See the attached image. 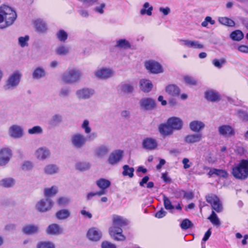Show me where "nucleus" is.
<instances>
[{
	"instance_id": "nucleus-1",
	"label": "nucleus",
	"mask_w": 248,
	"mask_h": 248,
	"mask_svg": "<svg viewBox=\"0 0 248 248\" xmlns=\"http://www.w3.org/2000/svg\"><path fill=\"white\" fill-rule=\"evenodd\" d=\"M128 220L123 217L119 216H114L113 217V225L109 229L110 235L117 241H124L125 240V236L122 234V229L121 227L126 226L128 224Z\"/></svg>"
},
{
	"instance_id": "nucleus-2",
	"label": "nucleus",
	"mask_w": 248,
	"mask_h": 248,
	"mask_svg": "<svg viewBox=\"0 0 248 248\" xmlns=\"http://www.w3.org/2000/svg\"><path fill=\"white\" fill-rule=\"evenodd\" d=\"M17 17L16 12L10 7L3 5L0 7V29L13 24Z\"/></svg>"
},
{
	"instance_id": "nucleus-3",
	"label": "nucleus",
	"mask_w": 248,
	"mask_h": 248,
	"mask_svg": "<svg viewBox=\"0 0 248 248\" xmlns=\"http://www.w3.org/2000/svg\"><path fill=\"white\" fill-rule=\"evenodd\" d=\"M22 73L19 71H16L11 74L5 81L3 86L6 91H12L16 89L20 84Z\"/></svg>"
},
{
	"instance_id": "nucleus-4",
	"label": "nucleus",
	"mask_w": 248,
	"mask_h": 248,
	"mask_svg": "<svg viewBox=\"0 0 248 248\" xmlns=\"http://www.w3.org/2000/svg\"><path fill=\"white\" fill-rule=\"evenodd\" d=\"M81 77V72L75 68H69L62 75V81L66 84H72L78 82Z\"/></svg>"
},
{
	"instance_id": "nucleus-5",
	"label": "nucleus",
	"mask_w": 248,
	"mask_h": 248,
	"mask_svg": "<svg viewBox=\"0 0 248 248\" xmlns=\"http://www.w3.org/2000/svg\"><path fill=\"white\" fill-rule=\"evenodd\" d=\"M232 173L234 177L245 179L248 177V160L243 159L235 167H233Z\"/></svg>"
},
{
	"instance_id": "nucleus-6",
	"label": "nucleus",
	"mask_w": 248,
	"mask_h": 248,
	"mask_svg": "<svg viewBox=\"0 0 248 248\" xmlns=\"http://www.w3.org/2000/svg\"><path fill=\"white\" fill-rule=\"evenodd\" d=\"M71 142L72 146L76 149H81L85 145L87 139L82 134L77 133L71 137Z\"/></svg>"
},
{
	"instance_id": "nucleus-7",
	"label": "nucleus",
	"mask_w": 248,
	"mask_h": 248,
	"mask_svg": "<svg viewBox=\"0 0 248 248\" xmlns=\"http://www.w3.org/2000/svg\"><path fill=\"white\" fill-rule=\"evenodd\" d=\"M206 200L210 203L212 209L217 213L221 212L223 207L219 199L215 195L211 194L206 196Z\"/></svg>"
},
{
	"instance_id": "nucleus-8",
	"label": "nucleus",
	"mask_w": 248,
	"mask_h": 248,
	"mask_svg": "<svg viewBox=\"0 0 248 248\" xmlns=\"http://www.w3.org/2000/svg\"><path fill=\"white\" fill-rule=\"evenodd\" d=\"M124 151L120 149L112 152L108 159V163L111 165H115L119 163L124 156Z\"/></svg>"
},
{
	"instance_id": "nucleus-9",
	"label": "nucleus",
	"mask_w": 248,
	"mask_h": 248,
	"mask_svg": "<svg viewBox=\"0 0 248 248\" xmlns=\"http://www.w3.org/2000/svg\"><path fill=\"white\" fill-rule=\"evenodd\" d=\"M145 66L152 73L159 74L163 72L162 66L159 63L155 61H146L145 62Z\"/></svg>"
},
{
	"instance_id": "nucleus-10",
	"label": "nucleus",
	"mask_w": 248,
	"mask_h": 248,
	"mask_svg": "<svg viewBox=\"0 0 248 248\" xmlns=\"http://www.w3.org/2000/svg\"><path fill=\"white\" fill-rule=\"evenodd\" d=\"M94 93L93 89L84 88L78 90L76 92V95L78 99L85 100L91 98Z\"/></svg>"
},
{
	"instance_id": "nucleus-11",
	"label": "nucleus",
	"mask_w": 248,
	"mask_h": 248,
	"mask_svg": "<svg viewBox=\"0 0 248 248\" xmlns=\"http://www.w3.org/2000/svg\"><path fill=\"white\" fill-rule=\"evenodd\" d=\"M53 202L51 199L46 198L39 201L36 205L38 211L41 212H46L51 209Z\"/></svg>"
},
{
	"instance_id": "nucleus-12",
	"label": "nucleus",
	"mask_w": 248,
	"mask_h": 248,
	"mask_svg": "<svg viewBox=\"0 0 248 248\" xmlns=\"http://www.w3.org/2000/svg\"><path fill=\"white\" fill-rule=\"evenodd\" d=\"M9 135L14 139H19L23 137L24 131L20 125L14 124L9 128Z\"/></svg>"
},
{
	"instance_id": "nucleus-13",
	"label": "nucleus",
	"mask_w": 248,
	"mask_h": 248,
	"mask_svg": "<svg viewBox=\"0 0 248 248\" xmlns=\"http://www.w3.org/2000/svg\"><path fill=\"white\" fill-rule=\"evenodd\" d=\"M139 105L141 109L144 110H149L155 108V102L152 98L145 97L140 100Z\"/></svg>"
},
{
	"instance_id": "nucleus-14",
	"label": "nucleus",
	"mask_w": 248,
	"mask_h": 248,
	"mask_svg": "<svg viewBox=\"0 0 248 248\" xmlns=\"http://www.w3.org/2000/svg\"><path fill=\"white\" fill-rule=\"evenodd\" d=\"M12 156V151L8 148H4L0 150V166L6 165Z\"/></svg>"
},
{
	"instance_id": "nucleus-15",
	"label": "nucleus",
	"mask_w": 248,
	"mask_h": 248,
	"mask_svg": "<svg viewBox=\"0 0 248 248\" xmlns=\"http://www.w3.org/2000/svg\"><path fill=\"white\" fill-rule=\"evenodd\" d=\"M94 74L99 79H106L111 77L114 74V71L109 68H102L96 70Z\"/></svg>"
},
{
	"instance_id": "nucleus-16",
	"label": "nucleus",
	"mask_w": 248,
	"mask_h": 248,
	"mask_svg": "<svg viewBox=\"0 0 248 248\" xmlns=\"http://www.w3.org/2000/svg\"><path fill=\"white\" fill-rule=\"evenodd\" d=\"M219 134L226 137H230L234 136L235 131L234 129L230 125L224 124L220 125L218 128Z\"/></svg>"
},
{
	"instance_id": "nucleus-17",
	"label": "nucleus",
	"mask_w": 248,
	"mask_h": 248,
	"mask_svg": "<svg viewBox=\"0 0 248 248\" xmlns=\"http://www.w3.org/2000/svg\"><path fill=\"white\" fill-rule=\"evenodd\" d=\"M157 147V142L154 138H145L142 141V147L147 150H153Z\"/></svg>"
},
{
	"instance_id": "nucleus-18",
	"label": "nucleus",
	"mask_w": 248,
	"mask_h": 248,
	"mask_svg": "<svg viewBox=\"0 0 248 248\" xmlns=\"http://www.w3.org/2000/svg\"><path fill=\"white\" fill-rule=\"evenodd\" d=\"M34 155L36 158L38 160H44L50 156V152L47 148L42 147L39 148L35 151Z\"/></svg>"
},
{
	"instance_id": "nucleus-19",
	"label": "nucleus",
	"mask_w": 248,
	"mask_h": 248,
	"mask_svg": "<svg viewBox=\"0 0 248 248\" xmlns=\"http://www.w3.org/2000/svg\"><path fill=\"white\" fill-rule=\"evenodd\" d=\"M167 121L168 124L171 126L173 130H180L183 127V121L179 118L172 117L169 118Z\"/></svg>"
},
{
	"instance_id": "nucleus-20",
	"label": "nucleus",
	"mask_w": 248,
	"mask_h": 248,
	"mask_svg": "<svg viewBox=\"0 0 248 248\" xmlns=\"http://www.w3.org/2000/svg\"><path fill=\"white\" fill-rule=\"evenodd\" d=\"M87 236L90 240L97 241L100 239L102 236V233L98 229L92 228L89 230Z\"/></svg>"
},
{
	"instance_id": "nucleus-21",
	"label": "nucleus",
	"mask_w": 248,
	"mask_h": 248,
	"mask_svg": "<svg viewBox=\"0 0 248 248\" xmlns=\"http://www.w3.org/2000/svg\"><path fill=\"white\" fill-rule=\"evenodd\" d=\"M182 44L190 48L194 49H202L203 48V45L198 41L189 40H180Z\"/></svg>"
},
{
	"instance_id": "nucleus-22",
	"label": "nucleus",
	"mask_w": 248,
	"mask_h": 248,
	"mask_svg": "<svg viewBox=\"0 0 248 248\" xmlns=\"http://www.w3.org/2000/svg\"><path fill=\"white\" fill-rule=\"evenodd\" d=\"M158 131L160 134L163 136H170L173 132L171 126L168 124V121L166 124H162L159 125Z\"/></svg>"
},
{
	"instance_id": "nucleus-23",
	"label": "nucleus",
	"mask_w": 248,
	"mask_h": 248,
	"mask_svg": "<svg viewBox=\"0 0 248 248\" xmlns=\"http://www.w3.org/2000/svg\"><path fill=\"white\" fill-rule=\"evenodd\" d=\"M109 151L110 148L108 146L102 145L95 149V154L97 157L102 158L107 155Z\"/></svg>"
},
{
	"instance_id": "nucleus-24",
	"label": "nucleus",
	"mask_w": 248,
	"mask_h": 248,
	"mask_svg": "<svg viewBox=\"0 0 248 248\" xmlns=\"http://www.w3.org/2000/svg\"><path fill=\"white\" fill-rule=\"evenodd\" d=\"M46 232L51 235H59L62 233V229L57 224H52L48 226Z\"/></svg>"
},
{
	"instance_id": "nucleus-25",
	"label": "nucleus",
	"mask_w": 248,
	"mask_h": 248,
	"mask_svg": "<svg viewBox=\"0 0 248 248\" xmlns=\"http://www.w3.org/2000/svg\"><path fill=\"white\" fill-rule=\"evenodd\" d=\"M204 126V124L200 121H193L189 124L190 129L195 132H199Z\"/></svg>"
},
{
	"instance_id": "nucleus-26",
	"label": "nucleus",
	"mask_w": 248,
	"mask_h": 248,
	"mask_svg": "<svg viewBox=\"0 0 248 248\" xmlns=\"http://www.w3.org/2000/svg\"><path fill=\"white\" fill-rule=\"evenodd\" d=\"M202 138V135L201 133L190 134L185 138V141L188 143H194L200 142Z\"/></svg>"
},
{
	"instance_id": "nucleus-27",
	"label": "nucleus",
	"mask_w": 248,
	"mask_h": 248,
	"mask_svg": "<svg viewBox=\"0 0 248 248\" xmlns=\"http://www.w3.org/2000/svg\"><path fill=\"white\" fill-rule=\"evenodd\" d=\"M44 172L47 175H53L59 172V167L55 164H48L43 169Z\"/></svg>"
},
{
	"instance_id": "nucleus-28",
	"label": "nucleus",
	"mask_w": 248,
	"mask_h": 248,
	"mask_svg": "<svg viewBox=\"0 0 248 248\" xmlns=\"http://www.w3.org/2000/svg\"><path fill=\"white\" fill-rule=\"evenodd\" d=\"M140 88L144 92L148 93L152 90L153 84L150 80L142 79L140 81Z\"/></svg>"
},
{
	"instance_id": "nucleus-29",
	"label": "nucleus",
	"mask_w": 248,
	"mask_h": 248,
	"mask_svg": "<svg viewBox=\"0 0 248 248\" xmlns=\"http://www.w3.org/2000/svg\"><path fill=\"white\" fill-rule=\"evenodd\" d=\"M39 228L36 225H27L25 226L23 229V232L28 235H31L38 232Z\"/></svg>"
},
{
	"instance_id": "nucleus-30",
	"label": "nucleus",
	"mask_w": 248,
	"mask_h": 248,
	"mask_svg": "<svg viewBox=\"0 0 248 248\" xmlns=\"http://www.w3.org/2000/svg\"><path fill=\"white\" fill-rule=\"evenodd\" d=\"M205 97L208 101H216L219 99V94L213 90H209L205 93Z\"/></svg>"
},
{
	"instance_id": "nucleus-31",
	"label": "nucleus",
	"mask_w": 248,
	"mask_h": 248,
	"mask_svg": "<svg viewBox=\"0 0 248 248\" xmlns=\"http://www.w3.org/2000/svg\"><path fill=\"white\" fill-rule=\"evenodd\" d=\"M153 10V7L150 5L149 2H146L143 4L142 8L140 10V14L141 15H147L150 16L152 14Z\"/></svg>"
},
{
	"instance_id": "nucleus-32",
	"label": "nucleus",
	"mask_w": 248,
	"mask_h": 248,
	"mask_svg": "<svg viewBox=\"0 0 248 248\" xmlns=\"http://www.w3.org/2000/svg\"><path fill=\"white\" fill-rule=\"evenodd\" d=\"M131 46L130 43L124 39H121L116 41L115 47L119 48L128 49Z\"/></svg>"
},
{
	"instance_id": "nucleus-33",
	"label": "nucleus",
	"mask_w": 248,
	"mask_h": 248,
	"mask_svg": "<svg viewBox=\"0 0 248 248\" xmlns=\"http://www.w3.org/2000/svg\"><path fill=\"white\" fill-rule=\"evenodd\" d=\"M34 26L38 32H43L47 30L46 24L41 19H38L35 21Z\"/></svg>"
},
{
	"instance_id": "nucleus-34",
	"label": "nucleus",
	"mask_w": 248,
	"mask_h": 248,
	"mask_svg": "<svg viewBox=\"0 0 248 248\" xmlns=\"http://www.w3.org/2000/svg\"><path fill=\"white\" fill-rule=\"evenodd\" d=\"M213 174H215L217 176L222 177L223 178H226L228 176V173L226 171L223 170L213 169L210 170L208 172V175L210 176Z\"/></svg>"
},
{
	"instance_id": "nucleus-35",
	"label": "nucleus",
	"mask_w": 248,
	"mask_h": 248,
	"mask_svg": "<svg viewBox=\"0 0 248 248\" xmlns=\"http://www.w3.org/2000/svg\"><path fill=\"white\" fill-rule=\"evenodd\" d=\"M15 183V180L12 178H6L2 179L0 181V186L9 188L14 186Z\"/></svg>"
},
{
	"instance_id": "nucleus-36",
	"label": "nucleus",
	"mask_w": 248,
	"mask_h": 248,
	"mask_svg": "<svg viewBox=\"0 0 248 248\" xmlns=\"http://www.w3.org/2000/svg\"><path fill=\"white\" fill-rule=\"evenodd\" d=\"M166 91L170 95L175 96L179 94L180 89L177 86L171 84L166 87Z\"/></svg>"
},
{
	"instance_id": "nucleus-37",
	"label": "nucleus",
	"mask_w": 248,
	"mask_h": 248,
	"mask_svg": "<svg viewBox=\"0 0 248 248\" xmlns=\"http://www.w3.org/2000/svg\"><path fill=\"white\" fill-rule=\"evenodd\" d=\"M58 191V187L56 186H52L50 188H46L45 189V196L46 198H49L56 194Z\"/></svg>"
},
{
	"instance_id": "nucleus-38",
	"label": "nucleus",
	"mask_w": 248,
	"mask_h": 248,
	"mask_svg": "<svg viewBox=\"0 0 248 248\" xmlns=\"http://www.w3.org/2000/svg\"><path fill=\"white\" fill-rule=\"evenodd\" d=\"M46 75L45 70L40 67L36 68L32 73V77L34 79H40Z\"/></svg>"
},
{
	"instance_id": "nucleus-39",
	"label": "nucleus",
	"mask_w": 248,
	"mask_h": 248,
	"mask_svg": "<svg viewBox=\"0 0 248 248\" xmlns=\"http://www.w3.org/2000/svg\"><path fill=\"white\" fill-rule=\"evenodd\" d=\"M70 215V212L67 209H62L58 211L56 216L59 219H65L68 218Z\"/></svg>"
},
{
	"instance_id": "nucleus-40",
	"label": "nucleus",
	"mask_w": 248,
	"mask_h": 248,
	"mask_svg": "<svg viewBox=\"0 0 248 248\" xmlns=\"http://www.w3.org/2000/svg\"><path fill=\"white\" fill-rule=\"evenodd\" d=\"M122 92L125 93H131L134 91V86L131 83H124L120 86Z\"/></svg>"
},
{
	"instance_id": "nucleus-41",
	"label": "nucleus",
	"mask_w": 248,
	"mask_h": 248,
	"mask_svg": "<svg viewBox=\"0 0 248 248\" xmlns=\"http://www.w3.org/2000/svg\"><path fill=\"white\" fill-rule=\"evenodd\" d=\"M90 167V164L87 162H79L75 165L76 169L81 171L89 169Z\"/></svg>"
},
{
	"instance_id": "nucleus-42",
	"label": "nucleus",
	"mask_w": 248,
	"mask_h": 248,
	"mask_svg": "<svg viewBox=\"0 0 248 248\" xmlns=\"http://www.w3.org/2000/svg\"><path fill=\"white\" fill-rule=\"evenodd\" d=\"M124 176H128L130 178H132L134 176V169L132 167H129L128 165H125L123 167Z\"/></svg>"
},
{
	"instance_id": "nucleus-43",
	"label": "nucleus",
	"mask_w": 248,
	"mask_h": 248,
	"mask_svg": "<svg viewBox=\"0 0 248 248\" xmlns=\"http://www.w3.org/2000/svg\"><path fill=\"white\" fill-rule=\"evenodd\" d=\"M96 185L101 189L105 190L110 186V182L108 180L102 178L99 179L96 182Z\"/></svg>"
},
{
	"instance_id": "nucleus-44",
	"label": "nucleus",
	"mask_w": 248,
	"mask_h": 248,
	"mask_svg": "<svg viewBox=\"0 0 248 248\" xmlns=\"http://www.w3.org/2000/svg\"><path fill=\"white\" fill-rule=\"evenodd\" d=\"M69 47L62 45L56 48V52L59 55H66L69 53Z\"/></svg>"
},
{
	"instance_id": "nucleus-45",
	"label": "nucleus",
	"mask_w": 248,
	"mask_h": 248,
	"mask_svg": "<svg viewBox=\"0 0 248 248\" xmlns=\"http://www.w3.org/2000/svg\"><path fill=\"white\" fill-rule=\"evenodd\" d=\"M218 21L220 24L229 27H233L235 25V23L232 20L226 17H219Z\"/></svg>"
},
{
	"instance_id": "nucleus-46",
	"label": "nucleus",
	"mask_w": 248,
	"mask_h": 248,
	"mask_svg": "<svg viewBox=\"0 0 248 248\" xmlns=\"http://www.w3.org/2000/svg\"><path fill=\"white\" fill-rule=\"evenodd\" d=\"M208 219L214 225L218 226L220 225V220L214 211H212L211 215L208 217Z\"/></svg>"
},
{
	"instance_id": "nucleus-47",
	"label": "nucleus",
	"mask_w": 248,
	"mask_h": 248,
	"mask_svg": "<svg viewBox=\"0 0 248 248\" xmlns=\"http://www.w3.org/2000/svg\"><path fill=\"white\" fill-rule=\"evenodd\" d=\"M230 37L232 40L238 41L243 39L244 35L241 31L236 30L232 32Z\"/></svg>"
},
{
	"instance_id": "nucleus-48",
	"label": "nucleus",
	"mask_w": 248,
	"mask_h": 248,
	"mask_svg": "<svg viewBox=\"0 0 248 248\" xmlns=\"http://www.w3.org/2000/svg\"><path fill=\"white\" fill-rule=\"evenodd\" d=\"M235 115L244 121H248V113L242 109H238L236 111Z\"/></svg>"
},
{
	"instance_id": "nucleus-49",
	"label": "nucleus",
	"mask_w": 248,
	"mask_h": 248,
	"mask_svg": "<svg viewBox=\"0 0 248 248\" xmlns=\"http://www.w3.org/2000/svg\"><path fill=\"white\" fill-rule=\"evenodd\" d=\"M28 132L29 134H41L43 132V129L40 126H35L33 127L30 128L28 130Z\"/></svg>"
},
{
	"instance_id": "nucleus-50",
	"label": "nucleus",
	"mask_w": 248,
	"mask_h": 248,
	"mask_svg": "<svg viewBox=\"0 0 248 248\" xmlns=\"http://www.w3.org/2000/svg\"><path fill=\"white\" fill-rule=\"evenodd\" d=\"M163 202L164 205L166 209L167 210H172L174 208V206L171 204V202L170 199L166 197L165 195L163 196Z\"/></svg>"
},
{
	"instance_id": "nucleus-51",
	"label": "nucleus",
	"mask_w": 248,
	"mask_h": 248,
	"mask_svg": "<svg viewBox=\"0 0 248 248\" xmlns=\"http://www.w3.org/2000/svg\"><path fill=\"white\" fill-rule=\"evenodd\" d=\"M71 93V90L69 87H63L60 91L59 95L61 97H66L68 96Z\"/></svg>"
},
{
	"instance_id": "nucleus-52",
	"label": "nucleus",
	"mask_w": 248,
	"mask_h": 248,
	"mask_svg": "<svg viewBox=\"0 0 248 248\" xmlns=\"http://www.w3.org/2000/svg\"><path fill=\"white\" fill-rule=\"evenodd\" d=\"M193 226V223L188 219H184L180 225V226L183 230H187L191 228Z\"/></svg>"
},
{
	"instance_id": "nucleus-53",
	"label": "nucleus",
	"mask_w": 248,
	"mask_h": 248,
	"mask_svg": "<svg viewBox=\"0 0 248 248\" xmlns=\"http://www.w3.org/2000/svg\"><path fill=\"white\" fill-rule=\"evenodd\" d=\"M62 116L60 114L54 115L50 120V123L52 125H57L62 121Z\"/></svg>"
},
{
	"instance_id": "nucleus-54",
	"label": "nucleus",
	"mask_w": 248,
	"mask_h": 248,
	"mask_svg": "<svg viewBox=\"0 0 248 248\" xmlns=\"http://www.w3.org/2000/svg\"><path fill=\"white\" fill-rule=\"evenodd\" d=\"M58 39L61 42H64L67 38V33L62 30L59 31L57 33Z\"/></svg>"
},
{
	"instance_id": "nucleus-55",
	"label": "nucleus",
	"mask_w": 248,
	"mask_h": 248,
	"mask_svg": "<svg viewBox=\"0 0 248 248\" xmlns=\"http://www.w3.org/2000/svg\"><path fill=\"white\" fill-rule=\"evenodd\" d=\"M29 40V36L28 35H26L24 37H20L18 38L19 45L22 47L27 46Z\"/></svg>"
},
{
	"instance_id": "nucleus-56",
	"label": "nucleus",
	"mask_w": 248,
	"mask_h": 248,
	"mask_svg": "<svg viewBox=\"0 0 248 248\" xmlns=\"http://www.w3.org/2000/svg\"><path fill=\"white\" fill-rule=\"evenodd\" d=\"M37 248H55V246L52 243L42 242L37 245Z\"/></svg>"
},
{
	"instance_id": "nucleus-57",
	"label": "nucleus",
	"mask_w": 248,
	"mask_h": 248,
	"mask_svg": "<svg viewBox=\"0 0 248 248\" xmlns=\"http://www.w3.org/2000/svg\"><path fill=\"white\" fill-rule=\"evenodd\" d=\"M81 128L84 130V132L86 134H88L91 133V128L89 126V122L87 120H85L82 125Z\"/></svg>"
},
{
	"instance_id": "nucleus-58",
	"label": "nucleus",
	"mask_w": 248,
	"mask_h": 248,
	"mask_svg": "<svg viewBox=\"0 0 248 248\" xmlns=\"http://www.w3.org/2000/svg\"><path fill=\"white\" fill-rule=\"evenodd\" d=\"M33 167V164L32 162L30 161H24L22 165V169L24 170H29Z\"/></svg>"
},
{
	"instance_id": "nucleus-59",
	"label": "nucleus",
	"mask_w": 248,
	"mask_h": 248,
	"mask_svg": "<svg viewBox=\"0 0 248 248\" xmlns=\"http://www.w3.org/2000/svg\"><path fill=\"white\" fill-rule=\"evenodd\" d=\"M212 63L215 67L221 68L222 65L226 63V61L224 59L220 60L214 59L212 61Z\"/></svg>"
},
{
	"instance_id": "nucleus-60",
	"label": "nucleus",
	"mask_w": 248,
	"mask_h": 248,
	"mask_svg": "<svg viewBox=\"0 0 248 248\" xmlns=\"http://www.w3.org/2000/svg\"><path fill=\"white\" fill-rule=\"evenodd\" d=\"M184 80L185 82L188 84L191 85H195L197 84V81L192 77L186 76L184 77Z\"/></svg>"
},
{
	"instance_id": "nucleus-61",
	"label": "nucleus",
	"mask_w": 248,
	"mask_h": 248,
	"mask_svg": "<svg viewBox=\"0 0 248 248\" xmlns=\"http://www.w3.org/2000/svg\"><path fill=\"white\" fill-rule=\"evenodd\" d=\"M86 7L91 6L97 2L98 0H78Z\"/></svg>"
},
{
	"instance_id": "nucleus-62",
	"label": "nucleus",
	"mask_w": 248,
	"mask_h": 248,
	"mask_svg": "<svg viewBox=\"0 0 248 248\" xmlns=\"http://www.w3.org/2000/svg\"><path fill=\"white\" fill-rule=\"evenodd\" d=\"M180 193L184 195V198L186 199L190 200L194 197V194L192 192H186L185 190H181Z\"/></svg>"
},
{
	"instance_id": "nucleus-63",
	"label": "nucleus",
	"mask_w": 248,
	"mask_h": 248,
	"mask_svg": "<svg viewBox=\"0 0 248 248\" xmlns=\"http://www.w3.org/2000/svg\"><path fill=\"white\" fill-rule=\"evenodd\" d=\"M69 201V199L67 197H61L58 200V203L60 205H65L67 204Z\"/></svg>"
},
{
	"instance_id": "nucleus-64",
	"label": "nucleus",
	"mask_w": 248,
	"mask_h": 248,
	"mask_svg": "<svg viewBox=\"0 0 248 248\" xmlns=\"http://www.w3.org/2000/svg\"><path fill=\"white\" fill-rule=\"evenodd\" d=\"M101 246L102 248H116L115 245L108 241L103 242Z\"/></svg>"
}]
</instances>
